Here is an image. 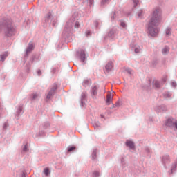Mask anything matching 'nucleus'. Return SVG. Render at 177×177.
I'll return each instance as SVG.
<instances>
[{
  "mask_svg": "<svg viewBox=\"0 0 177 177\" xmlns=\"http://www.w3.org/2000/svg\"><path fill=\"white\" fill-rule=\"evenodd\" d=\"M6 57H8V53H6L5 54L1 55V59L2 62H3L6 59Z\"/></svg>",
  "mask_w": 177,
  "mask_h": 177,
  "instance_id": "12",
  "label": "nucleus"
},
{
  "mask_svg": "<svg viewBox=\"0 0 177 177\" xmlns=\"http://www.w3.org/2000/svg\"><path fill=\"white\" fill-rule=\"evenodd\" d=\"M173 86H176V83H173Z\"/></svg>",
  "mask_w": 177,
  "mask_h": 177,
  "instance_id": "29",
  "label": "nucleus"
},
{
  "mask_svg": "<svg viewBox=\"0 0 177 177\" xmlns=\"http://www.w3.org/2000/svg\"><path fill=\"white\" fill-rule=\"evenodd\" d=\"M85 51L84 50H81L80 52V58L82 62H85Z\"/></svg>",
  "mask_w": 177,
  "mask_h": 177,
  "instance_id": "8",
  "label": "nucleus"
},
{
  "mask_svg": "<svg viewBox=\"0 0 177 177\" xmlns=\"http://www.w3.org/2000/svg\"><path fill=\"white\" fill-rule=\"evenodd\" d=\"M26 150H27V145H25V147L24 149V151H26Z\"/></svg>",
  "mask_w": 177,
  "mask_h": 177,
  "instance_id": "27",
  "label": "nucleus"
},
{
  "mask_svg": "<svg viewBox=\"0 0 177 177\" xmlns=\"http://www.w3.org/2000/svg\"><path fill=\"white\" fill-rule=\"evenodd\" d=\"M120 26H122L123 28L127 27V24L124 22H121Z\"/></svg>",
  "mask_w": 177,
  "mask_h": 177,
  "instance_id": "21",
  "label": "nucleus"
},
{
  "mask_svg": "<svg viewBox=\"0 0 177 177\" xmlns=\"http://www.w3.org/2000/svg\"><path fill=\"white\" fill-rule=\"evenodd\" d=\"M75 28H80V22L77 21L75 24Z\"/></svg>",
  "mask_w": 177,
  "mask_h": 177,
  "instance_id": "18",
  "label": "nucleus"
},
{
  "mask_svg": "<svg viewBox=\"0 0 177 177\" xmlns=\"http://www.w3.org/2000/svg\"><path fill=\"white\" fill-rule=\"evenodd\" d=\"M38 97V95L33 94V99H37Z\"/></svg>",
  "mask_w": 177,
  "mask_h": 177,
  "instance_id": "24",
  "label": "nucleus"
},
{
  "mask_svg": "<svg viewBox=\"0 0 177 177\" xmlns=\"http://www.w3.org/2000/svg\"><path fill=\"white\" fill-rule=\"evenodd\" d=\"M37 73L39 74V75H41L42 74V72L41 71V70H39Z\"/></svg>",
  "mask_w": 177,
  "mask_h": 177,
  "instance_id": "26",
  "label": "nucleus"
},
{
  "mask_svg": "<svg viewBox=\"0 0 177 177\" xmlns=\"http://www.w3.org/2000/svg\"><path fill=\"white\" fill-rule=\"evenodd\" d=\"M113 102V96L111 94H108L106 96V104L109 106L111 104V102Z\"/></svg>",
  "mask_w": 177,
  "mask_h": 177,
  "instance_id": "7",
  "label": "nucleus"
},
{
  "mask_svg": "<svg viewBox=\"0 0 177 177\" xmlns=\"http://www.w3.org/2000/svg\"><path fill=\"white\" fill-rule=\"evenodd\" d=\"M57 89V86L56 85H55L51 90L49 91V93H48L47 96H46V99H50L51 96H53V95H55V92L56 91V90Z\"/></svg>",
  "mask_w": 177,
  "mask_h": 177,
  "instance_id": "4",
  "label": "nucleus"
},
{
  "mask_svg": "<svg viewBox=\"0 0 177 177\" xmlns=\"http://www.w3.org/2000/svg\"><path fill=\"white\" fill-rule=\"evenodd\" d=\"M169 52V48L168 47H165L162 50V53L163 55H167V53H168Z\"/></svg>",
  "mask_w": 177,
  "mask_h": 177,
  "instance_id": "11",
  "label": "nucleus"
},
{
  "mask_svg": "<svg viewBox=\"0 0 177 177\" xmlns=\"http://www.w3.org/2000/svg\"><path fill=\"white\" fill-rule=\"evenodd\" d=\"M75 150V147H71L68 149V151L70 153L71 151H74Z\"/></svg>",
  "mask_w": 177,
  "mask_h": 177,
  "instance_id": "15",
  "label": "nucleus"
},
{
  "mask_svg": "<svg viewBox=\"0 0 177 177\" xmlns=\"http://www.w3.org/2000/svg\"><path fill=\"white\" fill-rule=\"evenodd\" d=\"M172 32V30L171 28H168L166 30V35H169Z\"/></svg>",
  "mask_w": 177,
  "mask_h": 177,
  "instance_id": "14",
  "label": "nucleus"
},
{
  "mask_svg": "<svg viewBox=\"0 0 177 177\" xmlns=\"http://www.w3.org/2000/svg\"><path fill=\"white\" fill-rule=\"evenodd\" d=\"M89 34H91V32H86L87 35H89Z\"/></svg>",
  "mask_w": 177,
  "mask_h": 177,
  "instance_id": "28",
  "label": "nucleus"
},
{
  "mask_svg": "<svg viewBox=\"0 0 177 177\" xmlns=\"http://www.w3.org/2000/svg\"><path fill=\"white\" fill-rule=\"evenodd\" d=\"M44 174L46 176H48V175H49V169L48 168L44 169Z\"/></svg>",
  "mask_w": 177,
  "mask_h": 177,
  "instance_id": "16",
  "label": "nucleus"
},
{
  "mask_svg": "<svg viewBox=\"0 0 177 177\" xmlns=\"http://www.w3.org/2000/svg\"><path fill=\"white\" fill-rule=\"evenodd\" d=\"M162 12L160 8H156L152 12L148 24V30L151 37H156L158 34L157 26H160L162 20Z\"/></svg>",
  "mask_w": 177,
  "mask_h": 177,
  "instance_id": "1",
  "label": "nucleus"
},
{
  "mask_svg": "<svg viewBox=\"0 0 177 177\" xmlns=\"http://www.w3.org/2000/svg\"><path fill=\"white\" fill-rule=\"evenodd\" d=\"M105 68H106V71H110V70H111V68H113V63L109 62V63L106 64Z\"/></svg>",
  "mask_w": 177,
  "mask_h": 177,
  "instance_id": "9",
  "label": "nucleus"
},
{
  "mask_svg": "<svg viewBox=\"0 0 177 177\" xmlns=\"http://www.w3.org/2000/svg\"><path fill=\"white\" fill-rule=\"evenodd\" d=\"M140 51V50L139 48H136L135 49L136 53H139Z\"/></svg>",
  "mask_w": 177,
  "mask_h": 177,
  "instance_id": "23",
  "label": "nucleus"
},
{
  "mask_svg": "<svg viewBox=\"0 0 177 177\" xmlns=\"http://www.w3.org/2000/svg\"><path fill=\"white\" fill-rule=\"evenodd\" d=\"M15 28L10 26L6 29L5 34L7 37H12V35H15Z\"/></svg>",
  "mask_w": 177,
  "mask_h": 177,
  "instance_id": "3",
  "label": "nucleus"
},
{
  "mask_svg": "<svg viewBox=\"0 0 177 177\" xmlns=\"http://www.w3.org/2000/svg\"><path fill=\"white\" fill-rule=\"evenodd\" d=\"M133 3L135 6H138V5L139 4V0H134Z\"/></svg>",
  "mask_w": 177,
  "mask_h": 177,
  "instance_id": "20",
  "label": "nucleus"
},
{
  "mask_svg": "<svg viewBox=\"0 0 177 177\" xmlns=\"http://www.w3.org/2000/svg\"><path fill=\"white\" fill-rule=\"evenodd\" d=\"M106 2H109V0H102L101 1V5H105L106 3Z\"/></svg>",
  "mask_w": 177,
  "mask_h": 177,
  "instance_id": "17",
  "label": "nucleus"
},
{
  "mask_svg": "<svg viewBox=\"0 0 177 177\" xmlns=\"http://www.w3.org/2000/svg\"><path fill=\"white\" fill-rule=\"evenodd\" d=\"M51 16H52V14L50 12H49L47 16V19H50Z\"/></svg>",
  "mask_w": 177,
  "mask_h": 177,
  "instance_id": "22",
  "label": "nucleus"
},
{
  "mask_svg": "<svg viewBox=\"0 0 177 177\" xmlns=\"http://www.w3.org/2000/svg\"><path fill=\"white\" fill-rule=\"evenodd\" d=\"M165 125L166 127H174L176 128L177 129V122L176 120L172 118H169L165 121Z\"/></svg>",
  "mask_w": 177,
  "mask_h": 177,
  "instance_id": "2",
  "label": "nucleus"
},
{
  "mask_svg": "<svg viewBox=\"0 0 177 177\" xmlns=\"http://www.w3.org/2000/svg\"><path fill=\"white\" fill-rule=\"evenodd\" d=\"M32 50H34V44H32V42H30L28 44V46L26 49L27 55H28V53H30V52H32Z\"/></svg>",
  "mask_w": 177,
  "mask_h": 177,
  "instance_id": "5",
  "label": "nucleus"
},
{
  "mask_svg": "<svg viewBox=\"0 0 177 177\" xmlns=\"http://www.w3.org/2000/svg\"><path fill=\"white\" fill-rule=\"evenodd\" d=\"M91 93L93 96H96V95H97V87L96 86L92 88Z\"/></svg>",
  "mask_w": 177,
  "mask_h": 177,
  "instance_id": "10",
  "label": "nucleus"
},
{
  "mask_svg": "<svg viewBox=\"0 0 177 177\" xmlns=\"http://www.w3.org/2000/svg\"><path fill=\"white\" fill-rule=\"evenodd\" d=\"M126 146H127V147H129L130 149L135 148V144L133 143V142L131 141L130 140H127L126 141Z\"/></svg>",
  "mask_w": 177,
  "mask_h": 177,
  "instance_id": "6",
  "label": "nucleus"
},
{
  "mask_svg": "<svg viewBox=\"0 0 177 177\" xmlns=\"http://www.w3.org/2000/svg\"><path fill=\"white\" fill-rule=\"evenodd\" d=\"M138 17H140V16H142V11L138 12Z\"/></svg>",
  "mask_w": 177,
  "mask_h": 177,
  "instance_id": "25",
  "label": "nucleus"
},
{
  "mask_svg": "<svg viewBox=\"0 0 177 177\" xmlns=\"http://www.w3.org/2000/svg\"><path fill=\"white\" fill-rule=\"evenodd\" d=\"M93 177H97V176H99V172L95 171V172L93 173Z\"/></svg>",
  "mask_w": 177,
  "mask_h": 177,
  "instance_id": "19",
  "label": "nucleus"
},
{
  "mask_svg": "<svg viewBox=\"0 0 177 177\" xmlns=\"http://www.w3.org/2000/svg\"><path fill=\"white\" fill-rule=\"evenodd\" d=\"M153 86H155V88H160V82L155 81L153 82Z\"/></svg>",
  "mask_w": 177,
  "mask_h": 177,
  "instance_id": "13",
  "label": "nucleus"
}]
</instances>
